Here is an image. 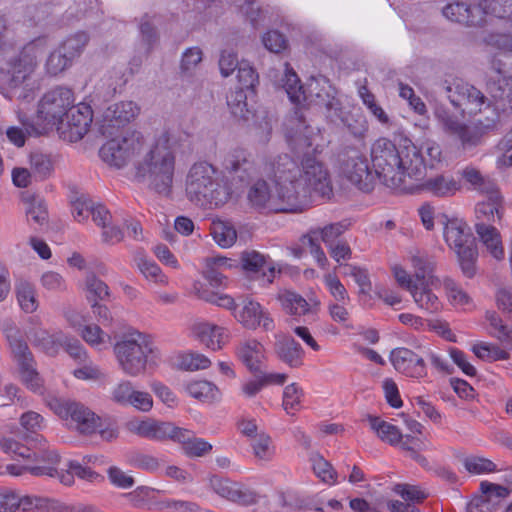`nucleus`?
<instances>
[{
  "label": "nucleus",
  "mask_w": 512,
  "mask_h": 512,
  "mask_svg": "<svg viewBox=\"0 0 512 512\" xmlns=\"http://www.w3.org/2000/svg\"><path fill=\"white\" fill-rule=\"evenodd\" d=\"M411 294L417 305L428 312L434 313L441 308L438 297L426 287H419L417 285L412 289Z\"/></svg>",
  "instance_id": "3c124183"
},
{
  "label": "nucleus",
  "mask_w": 512,
  "mask_h": 512,
  "mask_svg": "<svg viewBox=\"0 0 512 512\" xmlns=\"http://www.w3.org/2000/svg\"><path fill=\"white\" fill-rule=\"evenodd\" d=\"M73 60L60 48L53 51L45 64L46 71L51 76H56L71 66Z\"/></svg>",
  "instance_id": "bf43d9fd"
},
{
  "label": "nucleus",
  "mask_w": 512,
  "mask_h": 512,
  "mask_svg": "<svg viewBox=\"0 0 512 512\" xmlns=\"http://www.w3.org/2000/svg\"><path fill=\"white\" fill-rule=\"evenodd\" d=\"M7 34L6 20L0 17V82L17 87L34 73L47 49V40L38 38L17 50Z\"/></svg>",
  "instance_id": "7ed1b4c3"
},
{
  "label": "nucleus",
  "mask_w": 512,
  "mask_h": 512,
  "mask_svg": "<svg viewBox=\"0 0 512 512\" xmlns=\"http://www.w3.org/2000/svg\"><path fill=\"white\" fill-rule=\"evenodd\" d=\"M460 175L465 183L469 184L474 190L488 194L499 187L494 179L488 175L482 174V172L474 166H466L460 171Z\"/></svg>",
  "instance_id": "ea45409f"
},
{
  "label": "nucleus",
  "mask_w": 512,
  "mask_h": 512,
  "mask_svg": "<svg viewBox=\"0 0 512 512\" xmlns=\"http://www.w3.org/2000/svg\"><path fill=\"white\" fill-rule=\"evenodd\" d=\"M213 491L220 497L240 506L256 505L260 500L259 492L250 485L213 475L209 480Z\"/></svg>",
  "instance_id": "4468645a"
},
{
  "label": "nucleus",
  "mask_w": 512,
  "mask_h": 512,
  "mask_svg": "<svg viewBox=\"0 0 512 512\" xmlns=\"http://www.w3.org/2000/svg\"><path fill=\"white\" fill-rule=\"evenodd\" d=\"M236 88H244L253 97L255 96V87L259 82V76L256 70L249 63L242 61L238 67Z\"/></svg>",
  "instance_id": "603ef678"
},
{
  "label": "nucleus",
  "mask_w": 512,
  "mask_h": 512,
  "mask_svg": "<svg viewBox=\"0 0 512 512\" xmlns=\"http://www.w3.org/2000/svg\"><path fill=\"white\" fill-rule=\"evenodd\" d=\"M340 163L344 175L359 190H373L375 177L369 169L368 159L358 149L348 147L340 155Z\"/></svg>",
  "instance_id": "f8f14e48"
},
{
  "label": "nucleus",
  "mask_w": 512,
  "mask_h": 512,
  "mask_svg": "<svg viewBox=\"0 0 512 512\" xmlns=\"http://www.w3.org/2000/svg\"><path fill=\"white\" fill-rule=\"evenodd\" d=\"M100 132L104 137L128 136V109L125 102L107 108L100 123Z\"/></svg>",
  "instance_id": "4be33fe9"
},
{
  "label": "nucleus",
  "mask_w": 512,
  "mask_h": 512,
  "mask_svg": "<svg viewBox=\"0 0 512 512\" xmlns=\"http://www.w3.org/2000/svg\"><path fill=\"white\" fill-rule=\"evenodd\" d=\"M74 476L89 482H98L104 480L103 476L91 470L90 468L81 465L77 461H68L61 468L59 481L64 485L70 486L74 483Z\"/></svg>",
  "instance_id": "4c0bfd02"
},
{
  "label": "nucleus",
  "mask_w": 512,
  "mask_h": 512,
  "mask_svg": "<svg viewBox=\"0 0 512 512\" xmlns=\"http://www.w3.org/2000/svg\"><path fill=\"white\" fill-rule=\"evenodd\" d=\"M283 87L290 99V101L296 105L294 114L299 122H304L305 117L301 111V108L307 103L309 96L306 94L301 81L296 72L289 67L286 63L285 75L283 78ZM312 97V95H310Z\"/></svg>",
  "instance_id": "7c9ffc66"
},
{
  "label": "nucleus",
  "mask_w": 512,
  "mask_h": 512,
  "mask_svg": "<svg viewBox=\"0 0 512 512\" xmlns=\"http://www.w3.org/2000/svg\"><path fill=\"white\" fill-rule=\"evenodd\" d=\"M40 334L35 341L46 353L54 354L59 346H63L71 357L80 361L86 360V351L78 340L68 338L62 332L49 335L46 331H41Z\"/></svg>",
  "instance_id": "b1692460"
},
{
  "label": "nucleus",
  "mask_w": 512,
  "mask_h": 512,
  "mask_svg": "<svg viewBox=\"0 0 512 512\" xmlns=\"http://www.w3.org/2000/svg\"><path fill=\"white\" fill-rule=\"evenodd\" d=\"M16 297L21 309L26 313H33L38 308V300L34 286L25 280L17 282Z\"/></svg>",
  "instance_id": "c03bdc74"
},
{
  "label": "nucleus",
  "mask_w": 512,
  "mask_h": 512,
  "mask_svg": "<svg viewBox=\"0 0 512 512\" xmlns=\"http://www.w3.org/2000/svg\"><path fill=\"white\" fill-rule=\"evenodd\" d=\"M239 309L233 313L235 319L246 329L256 330L262 326L265 331L274 329V321L268 311L256 301L244 299Z\"/></svg>",
  "instance_id": "6ab92c4d"
},
{
  "label": "nucleus",
  "mask_w": 512,
  "mask_h": 512,
  "mask_svg": "<svg viewBox=\"0 0 512 512\" xmlns=\"http://www.w3.org/2000/svg\"><path fill=\"white\" fill-rule=\"evenodd\" d=\"M241 263L243 269L262 278L267 283H272L275 277V267L270 259L257 251H244L241 254Z\"/></svg>",
  "instance_id": "c85d7f7f"
},
{
  "label": "nucleus",
  "mask_w": 512,
  "mask_h": 512,
  "mask_svg": "<svg viewBox=\"0 0 512 512\" xmlns=\"http://www.w3.org/2000/svg\"><path fill=\"white\" fill-rule=\"evenodd\" d=\"M464 467L473 474L491 473L497 471L496 464L483 457H468L464 460Z\"/></svg>",
  "instance_id": "69168bd1"
},
{
  "label": "nucleus",
  "mask_w": 512,
  "mask_h": 512,
  "mask_svg": "<svg viewBox=\"0 0 512 512\" xmlns=\"http://www.w3.org/2000/svg\"><path fill=\"white\" fill-rule=\"evenodd\" d=\"M300 173V166L288 154L278 155L267 165V174L272 177L278 188H296V180Z\"/></svg>",
  "instance_id": "412c9836"
},
{
  "label": "nucleus",
  "mask_w": 512,
  "mask_h": 512,
  "mask_svg": "<svg viewBox=\"0 0 512 512\" xmlns=\"http://www.w3.org/2000/svg\"><path fill=\"white\" fill-rule=\"evenodd\" d=\"M475 231L489 253L497 260L503 259L504 249L498 229L493 225L476 223Z\"/></svg>",
  "instance_id": "c9c22d12"
},
{
  "label": "nucleus",
  "mask_w": 512,
  "mask_h": 512,
  "mask_svg": "<svg viewBox=\"0 0 512 512\" xmlns=\"http://www.w3.org/2000/svg\"><path fill=\"white\" fill-rule=\"evenodd\" d=\"M229 259L219 257L214 259L213 265L209 266L204 273V277L213 287L225 286L227 283V276L224 274L226 269L231 268L228 263Z\"/></svg>",
  "instance_id": "09e8293b"
},
{
  "label": "nucleus",
  "mask_w": 512,
  "mask_h": 512,
  "mask_svg": "<svg viewBox=\"0 0 512 512\" xmlns=\"http://www.w3.org/2000/svg\"><path fill=\"white\" fill-rule=\"evenodd\" d=\"M252 446L255 456L260 460H270L274 455L272 440L264 433L257 435Z\"/></svg>",
  "instance_id": "774afa93"
},
{
  "label": "nucleus",
  "mask_w": 512,
  "mask_h": 512,
  "mask_svg": "<svg viewBox=\"0 0 512 512\" xmlns=\"http://www.w3.org/2000/svg\"><path fill=\"white\" fill-rule=\"evenodd\" d=\"M137 266L146 280L160 286L168 285V277L153 260L147 258H139L137 259Z\"/></svg>",
  "instance_id": "de8ad7c7"
},
{
  "label": "nucleus",
  "mask_w": 512,
  "mask_h": 512,
  "mask_svg": "<svg viewBox=\"0 0 512 512\" xmlns=\"http://www.w3.org/2000/svg\"><path fill=\"white\" fill-rule=\"evenodd\" d=\"M88 41V34L81 31L67 37L59 48L74 60L80 56Z\"/></svg>",
  "instance_id": "864d4df0"
},
{
  "label": "nucleus",
  "mask_w": 512,
  "mask_h": 512,
  "mask_svg": "<svg viewBox=\"0 0 512 512\" xmlns=\"http://www.w3.org/2000/svg\"><path fill=\"white\" fill-rule=\"evenodd\" d=\"M285 310L291 315H305L309 311V304L305 298L294 292H286L282 298Z\"/></svg>",
  "instance_id": "052dcab7"
},
{
  "label": "nucleus",
  "mask_w": 512,
  "mask_h": 512,
  "mask_svg": "<svg viewBox=\"0 0 512 512\" xmlns=\"http://www.w3.org/2000/svg\"><path fill=\"white\" fill-rule=\"evenodd\" d=\"M480 490L482 495L474 497L467 504V512H493L511 493L510 488L488 481L481 482Z\"/></svg>",
  "instance_id": "a211bd4d"
},
{
  "label": "nucleus",
  "mask_w": 512,
  "mask_h": 512,
  "mask_svg": "<svg viewBox=\"0 0 512 512\" xmlns=\"http://www.w3.org/2000/svg\"><path fill=\"white\" fill-rule=\"evenodd\" d=\"M57 508V501L39 495H22L19 511L21 512H51Z\"/></svg>",
  "instance_id": "49530a36"
},
{
  "label": "nucleus",
  "mask_w": 512,
  "mask_h": 512,
  "mask_svg": "<svg viewBox=\"0 0 512 512\" xmlns=\"http://www.w3.org/2000/svg\"><path fill=\"white\" fill-rule=\"evenodd\" d=\"M443 15L450 21L468 27H480L483 25V11L481 7H473L469 3L454 2L446 5Z\"/></svg>",
  "instance_id": "393cba45"
},
{
  "label": "nucleus",
  "mask_w": 512,
  "mask_h": 512,
  "mask_svg": "<svg viewBox=\"0 0 512 512\" xmlns=\"http://www.w3.org/2000/svg\"><path fill=\"white\" fill-rule=\"evenodd\" d=\"M75 101L74 92L70 88L57 86L40 98L34 116L29 117L26 113L27 97L20 99L15 113L29 135L40 136L57 130Z\"/></svg>",
  "instance_id": "20e7f679"
},
{
  "label": "nucleus",
  "mask_w": 512,
  "mask_h": 512,
  "mask_svg": "<svg viewBox=\"0 0 512 512\" xmlns=\"http://www.w3.org/2000/svg\"><path fill=\"white\" fill-rule=\"evenodd\" d=\"M275 338L274 352L277 358L291 368L301 367L305 355L301 344L286 334H278Z\"/></svg>",
  "instance_id": "a878e982"
},
{
  "label": "nucleus",
  "mask_w": 512,
  "mask_h": 512,
  "mask_svg": "<svg viewBox=\"0 0 512 512\" xmlns=\"http://www.w3.org/2000/svg\"><path fill=\"white\" fill-rule=\"evenodd\" d=\"M443 89L451 104L463 113L467 111L477 116L482 113L484 104L488 103V97L481 90L460 79L445 81Z\"/></svg>",
  "instance_id": "9b49d317"
},
{
  "label": "nucleus",
  "mask_w": 512,
  "mask_h": 512,
  "mask_svg": "<svg viewBox=\"0 0 512 512\" xmlns=\"http://www.w3.org/2000/svg\"><path fill=\"white\" fill-rule=\"evenodd\" d=\"M83 289L90 304L100 302L109 297V287L107 284L92 273L85 277Z\"/></svg>",
  "instance_id": "a18cd8bd"
},
{
  "label": "nucleus",
  "mask_w": 512,
  "mask_h": 512,
  "mask_svg": "<svg viewBox=\"0 0 512 512\" xmlns=\"http://www.w3.org/2000/svg\"><path fill=\"white\" fill-rule=\"evenodd\" d=\"M296 181L290 201L294 202L297 212H303L308 207L313 195L330 198L333 193L328 170L313 154L303 156Z\"/></svg>",
  "instance_id": "423d86ee"
},
{
  "label": "nucleus",
  "mask_w": 512,
  "mask_h": 512,
  "mask_svg": "<svg viewBox=\"0 0 512 512\" xmlns=\"http://www.w3.org/2000/svg\"><path fill=\"white\" fill-rule=\"evenodd\" d=\"M106 138L99 152L101 159L116 169L124 168L128 161V136Z\"/></svg>",
  "instance_id": "cd10ccee"
},
{
  "label": "nucleus",
  "mask_w": 512,
  "mask_h": 512,
  "mask_svg": "<svg viewBox=\"0 0 512 512\" xmlns=\"http://www.w3.org/2000/svg\"><path fill=\"white\" fill-rule=\"evenodd\" d=\"M186 390L191 397L208 404L220 401L222 396L220 389L207 380L192 381L187 385Z\"/></svg>",
  "instance_id": "a19ab883"
},
{
  "label": "nucleus",
  "mask_w": 512,
  "mask_h": 512,
  "mask_svg": "<svg viewBox=\"0 0 512 512\" xmlns=\"http://www.w3.org/2000/svg\"><path fill=\"white\" fill-rule=\"evenodd\" d=\"M350 223L347 221H340L335 223H330L325 225L322 228H317L318 232L321 236V241L324 242L326 247H329L335 243H337V239L348 230Z\"/></svg>",
  "instance_id": "680f3d73"
},
{
  "label": "nucleus",
  "mask_w": 512,
  "mask_h": 512,
  "mask_svg": "<svg viewBox=\"0 0 512 512\" xmlns=\"http://www.w3.org/2000/svg\"><path fill=\"white\" fill-rule=\"evenodd\" d=\"M155 352L151 336L130 328V376L144 373L155 365Z\"/></svg>",
  "instance_id": "2eb2a0df"
},
{
  "label": "nucleus",
  "mask_w": 512,
  "mask_h": 512,
  "mask_svg": "<svg viewBox=\"0 0 512 512\" xmlns=\"http://www.w3.org/2000/svg\"><path fill=\"white\" fill-rule=\"evenodd\" d=\"M210 231L215 242L222 248H229L236 242L237 232L229 221H213Z\"/></svg>",
  "instance_id": "37998d69"
},
{
  "label": "nucleus",
  "mask_w": 512,
  "mask_h": 512,
  "mask_svg": "<svg viewBox=\"0 0 512 512\" xmlns=\"http://www.w3.org/2000/svg\"><path fill=\"white\" fill-rule=\"evenodd\" d=\"M303 396L304 392L302 388L299 387L296 383L287 385L283 392L282 406L284 410L288 414L294 415V413L299 411L301 408Z\"/></svg>",
  "instance_id": "5fc2aeb1"
},
{
  "label": "nucleus",
  "mask_w": 512,
  "mask_h": 512,
  "mask_svg": "<svg viewBox=\"0 0 512 512\" xmlns=\"http://www.w3.org/2000/svg\"><path fill=\"white\" fill-rule=\"evenodd\" d=\"M249 96L250 93L244 88H235L227 96V105L238 120L248 121L254 116V110L248 103Z\"/></svg>",
  "instance_id": "58836bf2"
},
{
  "label": "nucleus",
  "mask_w": 512,
  "mask_h": 512,
  "mask_svg": "<svg viewBox=\"0 0 512 512\" xmlns=\"http://www.w3.org/2000/svg\"><path fill=\"white\" fill-rule=\"evenodd\" d=\"M198 339L212 350H219L228 340V331L212 323H200L194 328Z\"/></svg>",
  "instance_id": "f704fd0d"
},
{
  "label": "nucleus",
  "mask_w": 512,
  "mask_h": 512,
  "mask_svg": "<svg viewBox=\"0 0 512 512\" xmlns=\"http://www.w3.org/2000/svg\"><path fill=\"white\" fill-rule=\"evenodd\" d=\"M176 167V153L168 131L155 140L143 159L134 163L135 182L145 184L155 193L171 197Z\"/></svg>",
  "instance_id": "f03ea898"
},
{
  "label": "nucleus",
  "mask_w": 512,
  "mask_h": 512,
  "mask_svg": "<svg viewBox=\"0 0 512 512\" xmlns=\"http://www.w3.org/2000/svg\"><path fill=\"white\" fill-rule=\"evenodd\" d=\"M376 176L389 188L412 193L414 180H421L426 163L421 151L410 143L402 149L387 138L378 139L371 150Z\"/></svg>",
  "instance_id": "f257e3e1"
},
{
  "label": "nucleus",
  "mask_w": 512,
  "mask_h": 512,
  "mask_svg": "<svg viewBox=\"0 0 512 512\" xmlns=\"http://www.w3.org/2000/svg\"><path fill=\"white\" fill-rule=\"evenodd\" d=\"M483 25L485 16L491 15L499 19L507 20L512 15V0H485L482 2Z\"/></svg>",
  "instance_id": "8fccbe9b"
},
{
  "label": "nucleus",
  "mask_w": 512,
  "mask_h": 512,
  "mask_svg": "<svg viewBox=\"0 0 512 512\" xmlns=\"http://www.w3.org/2000/svg\"><path fill=\"white\" fill-rule=\"evenodd\" d=\"M167 429H170V422H161L151 418L130 419V431L142 438L156 441L166 440Z\"/></svg>",
  "instance_id": "72a5a7b5"
},
{
  "label": "nucleus",
  "mask_w": 512,
  "mask_h": 512,
  "mask_svg": "<svg viewBox=\"0 0 512 512\" xmlns=\"http://www.w3.org/2000/svg\"><path fill=\"white\" fill-rule=\"evenodd\" d=\"M0 448L4 453L14 457L31 458V448L20 444L11 437L0 438Z\"/></svg>",
  "instance_id": "338daca9"
},
{
  "label": "nucleus",
  "mask_w": 512,
  "mask_h": 512,
  "mask_svg": "<svg viewBox=\"0 0 512 512\" xmlns=\"http://www.w3.org/2000/svg\"><path fill=\"white\" fill-rule=\"evenodd\" d=\"M367 419L370 423L371 429L377 433L378 437L382 441L387 442L390 445H397L403 442V438L405 439L397 426L373 415H367Z\"/></svg>",
  "instance_id": "79ce46f5"
},
{
  "label": "nucleus",
  "mask_w": 512,
  "mask_h": 512,
  "mask_svg": "<svg viewBox=\"0 0 512 512\" xmlns=\"http://www.w3.org/2000/svg\"><path fill=\"white\" fill-rule=\"evenodd\" d=\"M185 193L194 205L212 209L224 205L231 198L228 180L207 161L194 163L186 176Z\"/></svg>",
  "instance_id": "39448f33"
},
{
  "label": "nucleus",
  "mask_w": 512,
  "mask_h": 512,
  "mask_svg": "<svg viewBox=\"0 0 512 512\" xmlns=\"http://www.w3.org/2000/svg\"><path fill=\"white\" fill-rule=\"evenodd\" d=\"M27 221L30 225L44 226L48 223V209L45 200L39 195L28 194L23 198Z\"/></svg>",
  "instance_id": "e433bc0d"
},
{
  "label": "nucleus",
  "mask_w": 512,
  "mask_h": 512,
  "mask_svg": "<svg viewBox=\"0 0 512 512\" xmlns=\"http://www.w3.org/2000/svg\"><path fill=\"white\" fill-rule=\"evenodd\" d=\"M34 464L27 467L29 473L34 476L57 477L61 473V458L57 451L52 448L44 439L39 440L38 447L31 451Z\"/></svg>",
  "instance_id": "f3484780"
},
{
  "label": "nucleus",
  "mask_w": 512,
  "mask_h": 512,
  "mask_svg": "<svg viewBox=\"0 0 512 512\" xmlns=\"http://www.w3.org/2000/svg\"><path fill=\"white\" fill-rule=\"evenodd\" d=\"M486 195L487 200L476 205V223L492 225V223H495L496 221L500 222L503 217L505 211L504 198L499 189Z\"/></svg>",
  "instance_id": "c756f323"
},
{
  "label": "nucleus",
  "mask_w": 512,
  "mask_h": 512,
  "mask_svg": "<svg viewBox=\"0 0 512 512\" xmlns=\"http://www.w3.org/2000/svg\"><path fill=\"white\" fill-rule=\"evenodd\" d=\"M222 166L230 174L237 175L242 181L250 177L255 168L251 154L243 148L229 151L223 158Z\"/></svg>",
  "instance_id": "2f4dec72"
},
{
  "label": "nucleus",
  "mask_w": 512,
  "mask_h": 512,
  "mask_svg": "<svg viewBox=\"0 0 512 512\" xmlns=\"http://www.w3.org/2000/svg\"><path fill=\"white\" fill-rule=\"evenodd\" d=\"M314 473L324 482L334 483L336 471L332 465L325 460L319 453H312L310 456Z\"/></svg>",
  "instance_id": "e2e57ef3"
},
{
  "label": "nucleus",
  "mask_w": 512,
  "mask_h": 512,
  "mask_svg": "<svg viewBox=\"0 0 512 512\" xmlns=\"http://www.w3.org/2000/svg\"><path fill=\"white\" fill-rule=\"evenodd\" d=\"M486 85L495 105L503 112L512 113V77L490 78Z\"/></svg>",
  "instance_id": "473e14b6"
},
{
  "label": "nucleus",
  "mask_w": 512,
  "mask_h": 512,
  "mask_svg": "<svg viewBox=\"0 0 512 512\" xmlns=\"http://www.w3.org/2000/svg\"><path fill=\"white\" fill-rule=\"evenodd\" d=\"M92 118L90 106L84 103L75 104L74 102L56 131L63 140L71 143L78 142L88 132Z\"/></svg>",
  "instance_id": "ddd939ff"
},
{
  "label": "nucleus",
  "mask_w": 512,
  "mask_h": 512,
  "mask_svg": "<svg viewBox=\"0 0 512 512\" xmlns=\"http://www.w3.org/2000/svg\"><path fill=\"white\" fill-rule=\"evenodd\" d=\"M235 354L251 373L262 374L265 348L258 340L247 339L240 342L235 349Z\"/></svg>",
  "instance_id": "bb28decb"
},
{
  "label": "nucleus",
  "mask_w": 512,
  "mask_h": 512,
  "mask_svg": "<svg viewBox=\"0 0 512 512\" xmlns=\"http://www.w3.org/2000/svg\"><path fill=\"white\" fill-rule=\"evenodd\" d=\"M390 361L399 373L411 378H423L427 376L425 359L414 351L399 347L390 353Z\"/></svg>",
  "instance_id": "aec40b11"
},
{
  "label": "nucleus",
  "mask_w": 512,
  "mask_h": 512,
  "mask_svg": "<svg viewBox=\"0 0 512 512\" xmlns=\"http://www.w3.org/2000/svg\"><path fill=\"white\" fill-rule=\"evenodd\" d=\"M315 105L324 109L326 118L335 124H343L356 137L363 135L365 131V120L361 122L356 120L355 124L349 121V116L344 111L341 101L332 95L329 91L317 92L314 99H311Z\"/></svg>",
  "instance_id": "dca6fc26"
},
{
  "label": "nucleus",
  "mask_w": 512,
  "mask_h": 512,
  "mask_svg": "<svg viewBox=\"0 0 512 512\" xmlns=\"http://www.w3.org/2000/svg\"><path fill=\"white\" fill-rule=\"evenodd\" d=\"M47 404L60 418L70 421L80 433L91 434L100 426V418L82 404L57 397L50 398Z\"/></svg>",
  "instance_id": "9d476101"
},
{
  "label": "nucleus",
  "mask_w": 512,
  "mask_h": 512,
  "mask_svg": "<svg viewBox=\"0 0 512 512\" xmlns=\"http://www.w3.org/2000/svg\"><path fill=\"white\" fill-rule=\"evenodd\" d=\"M291 188H278L273 194L270 185L264 179L256 180L247 191L249 205L266 213H298L294 202L290 201Z\"/></svg>",
  "instance_id": "1a4fd4ad"
},
{
  "label": "nucleus",
  "mask_w": 512,
  "mask_h": 512,
  "mask_svg": "<svg viewBox=\"0 0 512 512\" xmlns=\"http://www.w3.org/2000/svg\"><path fill=\"white\" fill-rule=\"evenodd\" d=\"M414 182H416L414 180ZM462 189L461 181L450 173H440L427 178L420 184L414 183V190L424 191L432 196L439 198H448L454 196Z\"/></svg>",
  "instance_id": "5701e85b"
},
{
  "label": "nucleus",
  "mask_w": 512,
  "mask_h": 512,
  "mask_svg": "<svg viewBox=\"0 0 512 512\" xmlns=\"http://www.w3.org/2000/svg\"><path fill=\"white\" fill-rule=\"evenodd\" d=\"M483 133L484 131L477 123H475L473 127L461 123L460 128L456 130L453 136H456L460 140L463 148H468L477 146L481 141Z\"/></svg>",
  "instance_id": "4d7b16f0"
},
{
  "label": "nucleus",
  "mask_w": 512,
  "mask_h": 512,
  "mask_svg": "<svg viewBox=\"0 0 512 512\" xmlns=\"http://www.w3.org/2000/svg\"><path fill=\"white\" fill-rule=\"evenodd\" d=\"M499 109L496 105H492V102L488 99V103H485L482 107V113L477 114L479 117L476 119V123L484 132L496 128L499 124Z\"/></svg>",
  "instance_id": "13d9d810"
},
{
  "label": "nucleus",
  "mask_w": 512,
  "mask_h": 512,
  "mask_svg": "<svg viewBox=\"0 0 512 512\" xmlns=\"http://www.w3.org/2000/svg\"><path fill=\"white\" fill-rule=\"evenodd\" d=\"M94 203L86 195H80L71 202V212L77 222H83L91 215Z\"/></svg>",
  "instance_id": "0e129e2a"
},
{
  "label": "nucleus",
  "mask_w": 512,
  "mask_h": 512,
  "mask_svg": "<svg viewBox=\"0 0 512 512\" xmlns=\"http://www.w3.org/2000/svg\"><path fill=\"white\" fill-rule=\"evenodd\" d=\"M473 352L479 359L489 362L507 360L510 357V354L506 350L497 345L485 342L474 345Z\"/></svg>",
  "instance_id": "6e6d98bb"
},
{
  "label": "nucleus",
  "mask_w": 512,
  "mask_h": 512,
  "mask_svg": "<svg viewBox=\"0 0 512 512\" xmlns=\"http://www.w3.org/2000/svg\"><path fill=\"white\" fill-rule=\"evenodd\" d=\"M1 330L9 344L13 359L17 363L22 382L33 392H42L43 382L35 369V363L27 343L15 323L5 319L0 323Z\"/></svg>",
  "instance_id": "0eeeda50"
},
{
  "label": "nucleus",
  "mask_w": 512,
  "mask_h": 512,
  "mask_svg": "<svg viewBox=\"0 0 512 512\" xmlns=\"http://www.w3.org/2000/svg\"><path fill=\"white\" fill-rule=\"evenodd\" d=\"M444 238L457 253L463 274L468 278L473 277L478 253L475 237L468 225L459 219L449 220L444 228Z\"/></svg>",
  "instance_id": "6e6552de"
}]
</instances>
